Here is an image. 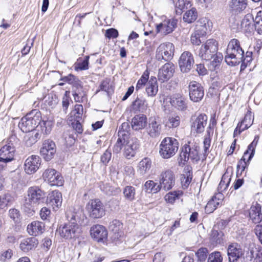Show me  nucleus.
Returning <instances> with one entry per match:
<instances>
[{
  "label": "nucleus",
  "mask_w": 262,
  "mask_h": 262,
  "mask_svg": "<svg viewBox=\"0 0 262 262\" xmlns=\"http://www.w3.org/2000/svg\"><path fill=\"white\" fill-rule=\"evenodd\" d=\"M117 139L113 147L114 153L118 154L123 149V156L127 159L134 158L139 148V144L138 140L129 138L126 134H122Z\"/></svg>",
  "instance_id": "obj_1"
},
{
  "label": "nucleus",
  "mask_w": 262,
  "mask_h": 262,
  "mask_svg": "<svg viewBox=\"0 0 262 262\" xmlns=\"http://www.w3.org/2000/svg\"><path fill=\"white\" fill-rule=\"evenodd\" d=\"M244 51L239 46V42L236 39H232L228 43L225 61L230 66H235L241 62L250 61L251 60V57L247 56L244 59Z\"/></svg>",
  "instance_id": "obj_2"
},
{
  "label": "nucleus",
  "mask_w": 262,
  "mask_h": 262,
  "mask_svg": "<svg viewBox=\"0 0 262 262\" xmlns=\"http://www.w3.org/2000/svg\"><path fill=\"white\" fill-rule=\"evenodd\" d=\"M41 121L40 112L33 110L21 118L19 122L18 127L23 132H31L39 125Z\"/></svg>",
  "instance_id": "obj_3"
},
{
  "label": "nucleus",
  "mask_w": 262,
  "mask_h": 262,
  "mask_svg": "<svg viewBox=\"0 0 262 262\" xmlns=\"http://www.w3.org/2000/svg\"><path fill=\"white\" fill-rule=\"evenodd\" d=\"M179 147L178 140L172 137H165L159 145V154L165 159H168L176 155Z\"/></svg>",
  "instance_id": "obj_4"
},
{
  "label": "nucleus",
  "mask_w": 262,
  "mask_h": 262,
  "mask_svg": "<svg viewBox=\"0 0 262 262\" xmlns=\"http://www.w3.org/2000/svg\"><path fill=\"white\" fill-rule=\"evenodd\" d=\"M81 229L75 222H67L59 226L56 234L65 239H71L79 236Z\"/></svg>",
  "instance_id": "obj_5"
},
{
  "label": "nucleus",
  "mask_w": 262,
  "mask_h": 262,
  "mask_svg": "<svg viewBox=\"0 0 262 262\" xmlns=\"http://www.w3.org/2000/svg\"><path fill=\"white\" fill-rule=\"evenodd\" d=\"M85 209L89 217L92 219H100L105 214L103 204L97 199L90 200L86 204Z\"/></svg>",
  "instance_id": "obj_6"
},
{
  "label": "nucleus",
  "mask_w": 262,
  "mask_h": 262,
  "mask_svg": "<svg viewBox=\"0 0 262 262\" xmlns=\"http://www.w3.org/2000/svg\"><path fill=\"white\" fill-rule=\"evenodd\" d=\"M217 50L218 42L215 39H209L202 45L198 54L203 59L209 60L215 54Z\"/></svg>",
  "instance_id": "obj_7"
},
{
  "label": "nucleus",
  "mask_w": 262,
  "mask_h": 262,
  "mask_svg": "<svg viewBox=\"0 0 262 262\" xmlns=\"http://www.w3.org/2000/svg\"><path fill=\"white\" fill-rule=\"evenodd\" d=\"M46 197L45 192L37 186L31 187L27 191L26 201L33 206H36L43 202Z\"/></svg>",
  "instance_id": "obj_8"
},
{
  "label": "nucleus",
  "mask_w": 262,
  "mask_h": 262,
  "mask_svg": "<svg viewBox=\"0 0 262 262\" xmlns=\"http://www.w3.org/2000/svg\"><path fill=\"white\" fill-rule=\"evenodd\" d=\"M42 178L51 186H61L64 183V180L60 173L52 168H48L43 171Z\"/></svg>",
  "instance_id": "obj_9"
},
{
  "label": "nucleus",
  "mask_w": 262,
  "mask_h": 262,
  "mask_svg": "<svg viewBox=\"0 0 262 262\" xmlns=\"http://www.w3.org/2000/svg\"><path fill=\"white\" fill-rule=\"evenodd\" d=\"M174 46L173 43L166 42L161 43L157 48L156 57L158 60H170L174 55Z\"/></svg>",
  "instance_id": "obj_10"
},
{
  "label": "nucleus",
  "mask_w": 262,
  "mask_h": 262,
  "mask_svg": "<svg viewBox=\"0 0 262 262\" xmlns=\"http://www.w3.org/2000/svg\"><path fill=\"white\" fill-rule=\"evenodd\" d=\"M41 163L40 158L37 155H31L25 161L24 169L27 174L35 173L39 168Z\"/></svg>",
  "instance_id": "obj_11"
},
{
  "label": "nucleus",
  "mask_w": 262,
  "mask_h": 262,
  "mask_svg": "<svg viewBox=\"0 0 262 262\" xmlns=\"http://www.w3.org/2000/svg\"><path fill=\"white\" fill-rule=\"evenodd\" d=\"M190 142L186 144L182 148V151L180 153V159L181 161H187L189 158L198 161L199 157V147L197 145L191 146Z\"/></svg>",
  "instance_id": "obj_12"
},
{
  "label": "nucleus",
  "mask_w": 262,
  "mask_h": 262,
  "mask_svg": "<svg viewBox=\"0 0 262 262\" xmlns=\"http://www.w3.org/2000/svg\"><path fill=\"white\" fill-rule=\"evenodd\" d=\"M175 180L176 176L172 171L170 170L163 171L160 177V186L165 190H169L174 185Z\"/></svg>",
  "instance_id": "obj_13"
},
{
  "label": "nucleus",
  "mask_w": 262,
  "mask_h": 262,
  "mask_svg": "<svg viewBox=\"0 0 262 262\" xmlns=\"http://www.w3.org/2000/svg\"><path fill=\"white\" fill-rule=\"evenodd\" d=\"M207 117L205 114H200L196 117L192 119L191 124V134L196 136L202 133L206 126Z\"/></svg>",
  "instance_id": "obj_14"
},
{
  "label": "nucleus",
  "mask_w": 262,
  "mask_h": 262,
  "mask_svg": "<svg viewBox=\"0 0 262 262\" xmlns=\"http://www.w3.org/2000/svg\"><path fill=\"white\" fill-rule=\"evenodd\" d=\"M56 151V149L55 143L50 140L44 141L40 150L41 156L46 161H49L52 159Z\"/></svg>",
  "instance_id": "obj_15"
},
{
  "label": "nucleus",
  "mask_w": 262,
  "mask_h": 262,
  "mask_svg": "<svg viewBox=\"0 0 262 262\" xmlns=\"http://www.w3.org/2000/svg\"><path fill=\"white\" fill-rule=\"evenodd\" d=\"M194 59L192 54L188 51L184 52L179 60V66L183 73H188L194 64Z\"/></svg>",
  "instance_id": "obj_16"
},
{
  "label": "nucleus",
  "mask_w": 262,
  "mask_h": 262,
  "mask_svg": "<svg viewBox=\"0 0 262 262\" xmlns=\"http://www.w3.org/2000/svg\"><path fill=\"white\" fill-rule=\"evenodd\" d=\"M189 97L193 102H199L204 96V90L201 84L194 81H191L189 85Z\"/></svg>",
  "instance_id": "obj_17"
},
{
  "label": "nucleus",
  "mask_w": 262,
  "mask_h": 262,
  "mask_svg": "<svg viewBox=\"0 0 262 262\" xmlns=\"http://www.w3.org/2000/svg\"><path fill=\"white\" fill-rule=\"evenodd\" d=\"M62 195L58 190H54L49 193L47 198V203L53 210H58L61 206Z\"/></svg>",
  "instance_id": "obj_18"
},
{
  "label": "nucleus",
  "mask_w": 262,
  "mask_h": 262,
  "mask_svg": "<svg viewBox=\"0 0 262 262\" xmlns=\"http://www.w3.org/2000/svg\"><path fill=\"white\" fill-rule=\"evenodd\" d=\"M15 147L11 143H8L0 149V161L6 164L14 159Z\"/></svg>",
  "instance_id": "obj_19"
},
{
  "label": "nucleus",
  "mask_w": 262,
  "mask_h": 262,
  "mask_svg": "<svg viewBox=\"0 0 262 262\" xmlns=\"http://www.w3.org/2000/svg\"><path fill=\"white\" fill-rule=\"evenodd\" d=\"M175 68L171 63L164 64L159 70L158 77L160 81L164 82L171 78L174 73Z\"/></svg>",
  "instance_id": "obj_20"
},
{
  "label": "nucleus",
  "mask_w": 262,
  "mask_h": 262,
  "mask_svg": "<svg viewBox=\"0 0 262 262\" xmlns=\"http://www.w3.org/2000/svg\"><path fill=\"white\" fill-rule=\"evenodd\" d=\"M177 20L175 19H165L161 23L157 26V32L166 35L171 33L176 27Z\"/></svg>",
  "instance_id": "obj_21"
},
{
  "label": "nucleus",
  "mask_w": 262,
  "mask_h": 262,
  "mask_svg": "<svg viewBox=\"0 0 262 262\" xmlns=\"http://www.w3.org/2000/svg\"><path fill=\"white\" fill-rule=\"evenodd\" d=\"M212 28V21L208 18L204 17L197 21L194 31L199 33L200 35L205 36L211 32Z\"/></svg>",
  "instance_id": "obj_22"
},
{
  "label": "nucleus",
  "mask_w": 262,
  "mask_h": 262,
  "mask_svg": "<svg viewBox=\"0 0 262 262\" xmlns=\"http://www.w3.org/2000/svg\"><path fill=\"white\" fill-rule=\"evenodd\" d=\"M162 124L156 118H150L147 127V134L150 137L156 138L160 135L162 131Z\"/></svg>",
  "instance_id": "obj_23"
},
{
  "label": "nucleus",
  "mask_w": 262,
  "mask_h": 262,
  "mask_svg": "<svg viewBox=\"0 0 262 262\" xmlns=\"http://www.w3.org/2000/svg\"><path fill=\"white\" fill-rule=\"evenodd\" d=\"M224 195L222 193H218L210 200L205 207V212L210 213L215 210L219 206L222 205Z\"/></svg>",
  "instance_id": "obj_24"
},
{
  "label": "nucleus",
  "mask_w": 262,
  "mask_h": 262,
  "mask_svg": "<svg viewBox=\"0 0 262 262\" xmlns=\"http://www.w3.org/2000/svg\"><path fill=\"white\" fill-rule=\"evenodd\" d=\"M67 217L68 222H75L78 225L84 218L83 210L80 207L72 208L67 212Z\"/></svg>",
  "instance_id": "obj_25"
},
{
  "label": "nucleus",
  "mask_w": 262,
  "mask_h": 262,
  "mask_svg": "<svg viewBox=\"0 0 262 262\" xmlns=\"http://www.w3.org/2000/svg\"><path fill=\"white\" fill-rule=\"evenodd\" d=\"M227 254L229 261L235 262L243 254V251L238 244L232 243L228 247Z\"/></svg>",
  "instance_id": "obj_26"
},
{
  "label": "nucleus",
  "mask_w": 262,
  "mask_h": 262,
  "mask_svg": "<svg viewBox=\"0 0 262 262\" xmlns=\"http://www.w3.org/2000/svg\"><path fill=\"white\" fill-rule=\"evenodd\" d=\"M253 121V116L251 111H248L246 114L244 119L237 124L234 132V135H239L242 132L248 128Z\"/></svg>",
  "instance_id": "obj_27"
},
{
  "label": "nucleus",
  "mask_w": 262,
  "mask_h": 262,
  "mask_svg": "<svg viewBox=\"0 0 262 262\" xmlns=\"http://www.w3.org/2000/svg\"><path fill=\"white\" fill-rule=\"evenodd\" d=\"M27 230L30 235L36 236L44 232L45 225L42 222L34 221L28 224Z\"/></svg>",
  "instance_id": "obj_28"
},
{
  "label": "nucleus",
  "mask_w": 262,
  "mask_h": 262,
  "mask_svg": "<svg viewBox=\"0 0 262 262\" xmlns=\"http://www.w3.org/2000/svg\"><path fill=\"white\" fill-rule=\"evenodd\" d=\"M91 235L97 242L103 241L106 239L107 232L105 227L102 225L93 226L90 230Z\"/></svg>",
  "instance_id": "obj_29"
},
{
  "label": "nucleus",
  "mask_w": 262,
  "mask_h": 262,
  "mask_svg": "<svg viewBox=\"0 0 262 262\" xmlns=\"http://www.w3.org/2000/svg\"><path fill=\"white\" fill-rule=\"evenodd\" d=\"M249 215L253 223H260L262 220L260 205L257 203H253L249 209Z\"/></svg>",
  "instance_id": "obj_30"
},
{
  "label": "nucleus",
  "mask_w": 262,
  "mask_h": 262,
  "mask_svg": "<svg viewBox=\"0 0 262 262\" xmlns=\"http://www.w3.org/2000/svg\"><path fill=\"white\" fill-rule=\"evenodd\" d=\"M131 125L135 130L144 128L147 125L146 116L143 114L136 115L132 119Z\"/></svg>",
  "instance_id": "obj_31"
},
{
  "label": "nucleus",
  "mask_w": 262,
  "mask_h": 262,
  "mask_svg": "<svg viewBox=\"0 0 262 262\" xmlns=\"http://www.w3.org/2000/svg\"><path fill=\"white\" fill-rule=\"evenodd\" d=\"M241 28L245 32H252L255 30L254 19L252 15L247 14L241 22Z\"/></svg>",
  "instance_id": "obj_32"
},
{
  "label": "nucleus",
  "mask_w": 262,
  "mask_h": 262,
  "mask_svg": "<svg viewBox=\"0 0 262 262\" xmlns=\"http://www.w3.org/2000/svg\"><path fill=\"white\" fill-rule=\"evenodd\" d=\"M146 92L148 96L154 97L158 92V84L155 77H151L146 84Z\"/></svg>",
  "instance_id": "obj_33"
},
{
  "label": "nucleus",
  "mask_w": 262,
  "mask_h": 262,
  "mask_svg": "<svg viewBox=\"0 0 262 262\" xmlns=\"http://www.w3.org/2000/svg\"><path fill=\"white\" fill-rule=\"evenodd\" d=\"M38 245V241L34 237H29L23 239L20 244V248L25 252L35 248Z\"/></svg>",
  "instance_id": "obj_34"
},
{
  "label": "nucleus",
  "mask_w": 262,
  "mask_h": 262,
  "mask_svg": "<svg viewBox=\"0 0 262 262\" xmlns=\"http://www.w3.org/2000/svg\"><path fill=\"white\" fill-rule=\"evenodd\" d=\"M247 6V0H231L229 4L232 11L235 13H239L244 11Z\"/></svg>",
  "instance_id": "obj_35"
},
{
  "label": "nucleus",
  "mask_w": 262,
  "mask_h": 262,
  "mask_svg": "<svg viewBox=\"0 0 262 262\" xmlns=\"http://www.w3.org/2000/svg\"><path fill=\"white\" fill-rule=\"evenodd\" d=\"M170 103L179 110H185L187 107L185 99L180 94H177L170 99Z\"/></svg>",
  "instance_id": "obj_36"
},
{
  "label": "nucleus",
  "mask_w": 262,
  "mask_h": 262,
  "mask_svg": "<svg viewBox=\"0 0 262 262\" xmlns=\"http://www.w3.org/2000/svg\"><path fill=\"white\" fill-rule=\"evenodd\" d=\"M73 95L74 100L77 102H82L85 99V93L83 91L82 87L79 83L74 85Z\"/></svg>",
  "instance_id": "obj_37"
},
{
  "label": "nucleus",
  "mask_w": 262,
  "mask_h": 262,
  "mask_svg": "<svg viewBox=\"0 0 262 262\" xmlns=\"http://www.w3.org/2000/svg\"><path fill=\"white\" fill-rule=\"evenodd\" d=\"M183 195V192L181 190H175L167 193L164 196V200L166 203L173 204L174 202L181 198Z\"/></svg>",
  "instance_id": "obj_38"
},
{
  "label": "nucleus",
  "mask_w": 262,
  "mask_h": 262,
  "mask_svg": "<svg viewBox=\"0 0 262 262\" xmlns=\"http://www.w3.org/2000/svg\"><path fill=\"white\" fill-rule=\"evenodd\" d=\"M151 162L147 158H144L139 163L138 166V172L141 175L147 173L150 169Z\"/></svg>",
  "instance_id": "obj_39"
},
{
  "label": "nucleus",
  "mask_w": 262,
  "mask_h": 262,
  "mask_svg": "<svg viewBox=\"0 0 262 262\" xmlns=\"http://www.w3.org/2000/svg\"><path fill=\"white\" fill-rule=\"evenodd\" d=\"M198 17V12L194 8L187 11L183 15V20L188 24L194 22Z\"/></svg>",
  "instance_id": "obj_40"
},
{
  "label": "nucleus",
  "mask_w": 262,
  "mask_h": 262,
  "mask_svg": "<svg viewBox=\"0 0 262 262\" xmlns=\"http://www.w3.org/2000/svg\"><path fill=\"white\" fill-rule=\"evenodd\" d=\"M133 107L135 110L143 112L148 107V104L145 99L138 98L133 102Z\"/></svg>",
  "instance_id": "obj_41"
},
{
  "label": "nucleus",
  "mask_w": 262,
  "mask_h": 262,
  "mask_svg": "<svg viewBox=\"0 0 262 262\" xmlns=\"http://www.w3.org/2000/svg\"><path fill=\"white\" fill-rule=\"evenodd\" d=\"M40 127L41 129V132L45 134H49L53 128L54 125V122L52 120H42L40 121Z\"/></svg>",
  "instance_id": "obj_42"
},
{
  "label": "nucleus",
  "mask_w": 262,
  "mask_h": 262,
  "mask_svg": "<svg viewBox=\"0 0 262 262\" xmlns=\"http://www.w3.org/2000/svg\"><path fill=\"white\" fill-rule=\"evenodd\" d=\"M144 188L147 192L154 193L158 192L161 189L160 185L151 180H148L145 182Z\"/></svg>",
  "instance_id": "obj_43"
},
{
  "label": "nucleus",
  "mask_w": 262,
  "mask_h": 262,
  "mask_svg": "<svg viewBox=\"0 0 262 262\" xmlns=\"http://www.w3.org/2000/svg\"><path fill=\"white\" fill-rule=\"evenodd\" d=\"M191 4L189 0H178L175 4L176 11L181 14L185 9L190 7Z\"/></svg>",
  "instance_id": "obj_44"
},
{
  "label": "nucleus",
  "mask_w": 262,
  "mask_h": 262,
  "mask_svg": "<svg viewBox=\"0 0 262 262\" xmlns=\"http://www.w3.org/2000/svg\"><path fill=\"white\" fill-rule=\"evenodd\" d=\"M149 72L148 70H145L143 73L140 78L138 80L136 86V91H138L141 89L148 82V79L149 78Z\"/></svg>",
  "instance_id": "obj_45"
},
{
  "label": "nucleus",
  "mask_w": 262,
  "mask_h": 262,
  "mask_svg": "<svg viewBox=\"0 0 262 262\" xmlns=\"http://www.w3.org/2000/svg\"><path fill=\"white\" fill-rule=\"evenodd\" d=\"M123 194L125 198L129 201H133L135 199V189L133 186H126L123 190Z\"/></svg>",
  "instance_id": "obj_46"
},
{
  "label": "nucleus",
  "mask_w": 262,
  "mask_h": 262,
  "mask_svg": "<svg viewBox=\"0 0 262 262\" xmlns=\"http://www.w3.org/2000/svg\"><path fill=\"white\" fill-rule=\"evenodd\" d=\"M180 123V118L179 116L169 117L165 123L166 126L169 128L178 127Z\"/></svg>",
  "instance_id": "obj_47"
},
{
  "label": "nucleus",
  "mask_w": 262,
  "mask_h": 262,
  "mask_svg": "<svg viewBox=\"0 0 262 262\" xmlns=\"http://www.w3.org/2000/svg\"><path fill=\"white\" fill-rule=\"evenodd\" d=\"M230 180L231 179L228 176L223 175L219 185V190L221 192L225 191L229 185Z\"/></svg>",
  "instance_id": "obj_48"
},
{
  "label": "nucleus",
  "mask_w": 262,
  "mask_h": 262,
  "mask_svg": "<svg viewBox=\"0 0 262 262\" xmlns=\"http://www.w3.org/2000/svg\"><path fill=\"white\" fill-rule=\"evenodd\" d=\"M89 56H86L82 61H79L76 63L75 69L76 71L86 70L89 69Z\"/></svg>",
  "instance_id": "obj_49"
},
{
  "label": "nucleus",
  "mask_w": 262,
  "mask_h": 262,
  "mask_svg": "<svg viewBox=\"0 0 262 262\" xmlns=\"http://www.w3.org/2000/svg\"><path fill=\"white\" fill-rule=\"evenodd\" d=\"M258 137H255L253 141L248 146V149L246 151H248V153L250 154L248 157V159H247L248 161H250L254 155L255 148L256 144L258 142Z\"/></svg>",
  "instance_id": "obj_50"
},
{
  "label": "nucleus",
  "mask_w": 262,
  "mask_h": 262,
  "mask_svg": "<svg viewBox=\"0 0 262 262\" xmlns=\"http://www.w3.org/2000/svg\"><path fill=\"white\" fill-rule=\"evenodd\" d=\"M223 257L220 252L215 251L210 253L207 262H223Z\"/></svg>",
  "instance_id": "obj_51"
},
{
  "label": "nucleus",
  "mask_w": 262,
  "mask_h": 262,
  "mask_svg": "<svg viewBox=\"0 0 262 262\" xmlns=\"http://www.w3.org/2000/svg\"><path fill=\"white\" fill-rule=\"evenodd\" d=\"M211 59H213V60L211 61L210 70H214L220 65L223 59V56L221 54H217L216 52Z\"/></svg>",
  "instance_id": "obj_52"
},
{
  "label": "nucleus",
  "mask_w": 262,
  "mask_h": 262,
  "mask_svg": "<svg viewBox=\"0 0 262 262\" xmlns=\"http://www.w3.org/2000/svg\"><path fill=\"white\" fill-rule=\"evenodd\" d=\"M208 250L206 248H200L195 253V255L198 258V260L200 261H204L206 260Z\"/></svg>",
  "instance_id": "obj_53"
},
{
  "label": "nucleus",
  "mask_w": 262,
  "mask_h": 262,
  "mask_svg": "<svg viewBox=\"0 0 262 262\" xmlns=\"http://www.w3.org/2000/svg\"><path fill=\"white\" fill-rule=\"evenodd\" d=\"M207 134L209 137H206L204 140L203 144H204V148L205 152H207L208 150L209 149L210 146L211 139L210 138V136L213 134V130L210 127H209L207 130Z\"/></svg>",
  "instance_id": "obj_54"
},
{
  "label": "nucleus",
  "mask_w": 262,
  "mask_h": 262,
  "mask_svg": "<svg viewBox=\"0 0 262 262\" xmlns=\"http://www.w3.org/2000/svg\"><path fill=\"white\" fill-rule=\"evenodd\" d=\"M38 136V133H36L35 136L33 137L31 134H29L28 135H26L24 137V141L25 143V144L27 146H31L32 144L35 143L36 141V139Z\"/></svg>",
  "instance_id": "obj_55"
},
{
  "label": "nucleus",
  "mask_w": 262,
  "mask_h": 262,
  "mask_svg": "<svg viewBox=\"0 0 262 262\" xmlns=\"http://www.w3.org/2000/svg\"><path fill=\"white\" fill-rule=\"evenodd\" d=\"M192 180L191 174L189 172H187L186 174H184L181 178V183L184 188H187L190 183Z\"/></svg>",
  "instance_id": "obj_56"
},
{
  "label": "nucleus",
  "mask_w": 262,
  "mask_h": 262,
  "mask_svg": "<svg viewBox=\"0 0 262 262\" xmlns=\"http://www.w3.org/2000/svg\"><path fill=\"white\" fill-rule=\"evenodd\" d=\"M205 36L204 35H200L195 31L191 34V42L194 45H200L201 43L200 38Z\"/></svg>",
  "instance_id": "obj_57"
},
{
  "label": "nucleus",
  "mask_w": 262,
  "mask_h": 262,
  "mask_svg": "<svg viewBox=\"0 0 262 262\" xmlns=\"http://www.w3.org/2000/svg\"><path fill=\"white\" fill-rule=\"evenodd\" d=\"M40 216L42 220H48L51 214V210L46 207H42L40 210Z\"/></svg>",
  "instance_id": "obj_58"
},
{
  "label": "nucleus",
  "mask_w": 262,
  "mask_h": 262,
  "mask_svg": "<svg viewBox=\"0 0 262 262\" xmlns=\"http://www.w3.org/2000/svg\"><path fill=\"white\" fill-rule=\"evenodd\" d=\"M83 113V106L81 104H77L75 106L74 110L72 112L71 114L75 116L76 119L81 117Z\"/></svg>",
  "instance_id": "obj_59"
},
{
  "label": "nucleus",
  "mask_w": 262,
  "mask_h": 262,
  "mask_svg": "<svg viewBox=\"0 0 262 262\" xmlns=\"http://www.w3.org/2000/svg\"><path fill=\"white\" fill-rule=\"evenodd\" d=\"M250 161H246L245 160L241 159L237 164V172H242L245 170L247 167L248 166Z\"/></svg>",
  "instance_id": "obj_60"
},
{
  "label": "nucleus",
  "mask_w": 262,
  "mask_h": 262,
  "mask_svg": "<svg viewBox=\"0 0 262 262\" xmlns=\"http://www.w3.org/2000/svg\"><path fill=\"white\" fill-rule=\"evenodd\" d=\"M254 24L255 29L256 28L259 29L260 27H262V13L260 11L257 13L254 19Z\"/></svg>",
  "instance_id": "obj_61"
},
{
  "label": "nucleus",
  "mask_w": 262,
  "mask_h": 262,
  "mask_svg": "<svg viewBox=\"0 0 262 262\" xmlns=\"http://www.w3.org/2000/svg\"><path fill=\"white\" fill-rule=\"evenodd\" d=\"M110 228L113 231L117 232L122 228V224L119 220H115L111 223Z\"/></svg>",
  "instance_id": "obj_62"
},
{
  "label": "nucleus",
  "mask_w": 262,
  "mask_h": 262,
  "mask_svg": "<svg viewBox=\"0 0 262 262\" xmlns=\"http://www.w3.org/2000/svg\"><path fill=\"white\" fill-rule=\"evenodd\" d=\"M9 216L14 221L17 222L19 219L20 214L17 209L13 208L9 210Z\"/></svg>",
  "instance_id": "obj_63"
},
{
  "label": "nucleus",
  "mask_w": 262,
  "mask_h": 262,
  "mask_svg": "<svg viewBox=\"0 0 262 262\" xmlns=\"http://www.w3.org/2000/svg\"><path fill=\"white\" fill-rule=\"evenodd\" d=\"M105 36L108 38H117L118 36V31L114 28L107 29L105 32Z\"/></svg>",
  "instance_id": "obj_64"
}]
</instances>
